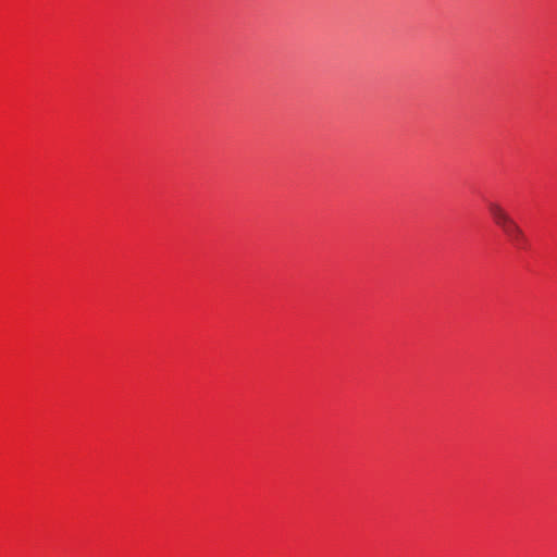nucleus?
<instances>
[{
	"mask_svg": "<svg viewBox=\"0 0 557 557\" xmlns=\"http://www.w3.org/2000/svg\"><path fill=\"white\" fill-rule=\"evenodd\" d=\"M487 211L494 222L499 227L504 235L517 247L521 246L525 236L522 228L510 216V214L503 208V206L495 201L487 202Z\"/></svg>",
	"mask_w": 557,
	"mask_h": 557,
	"instance_id": "nucleus-1",
	"label": "nucleus"
}]
</instances>
